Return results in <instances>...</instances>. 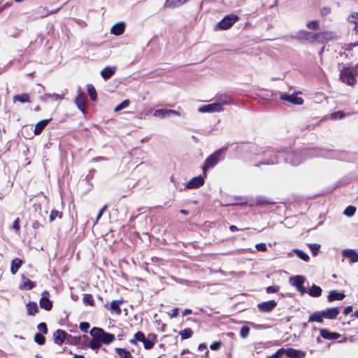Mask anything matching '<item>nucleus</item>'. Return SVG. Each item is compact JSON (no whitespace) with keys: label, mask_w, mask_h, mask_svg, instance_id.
Here are the masks:
<instances>
[{"label":"nucleus","mask_w":358,"mask_h":358,"mask_svg":"<svg viewBox=\"0 0 358 358\" xmlns=\"http://www.w3.org/2000/svg\"><path fill=\"white\" fill-rule=\"evenodd\" d=\"M231 103L230 98L225 97L220 99L218 101L212 103L207 105H203L199 108L198 110L200 113H220L224 110V106L229 105Z\"/></svg>","instance_id":"obj_1"},{"label":"nucleus","mask_w":358,"mask_h":358,"mask_svg":"<svg viewBox=\"0 0 358 358\" xmlns=\"http://www.w3.org/2000/svg\"><path fill=\"white\" fill-rule=\"evenodd\" d=\"M90 335L92 337H96L101 344L108 345L115 341V336L113 334L105 332L99 327L92 328L90 331Z\"/></svg>","instance_id":"obj_2"},{"label":"nucleus","mask_w":358,"mask_h":358,"mask_svg":"<svg viewBox=\"0 0 358 358\" xmlns=\"http://www.w3.org/2000/svg\"><path fill=\"white\" fill-rule=\"evenodd\" d=\"M239 20V17L235 14H229L223 17L215 27V30H227Z\"/></svg>","instance_id":"obj_3"},{"label":"nucleus","mask_w":358,"mask_h":358,"mask_svg":"<svg viewBox=\"0 0 358 358\" xmlns=\"http://www.w3.org/2000/svg\"><path fill=\"white\" fill-rule=\"evenodd\" d=\"M222 154V150H218L211 155H210L205 161L204 165L203 166V171L204 176H206V171L215 166L220 159V156Z\"/></svg>","instance_id":"obj_4"},{"label":"nucleus","mask_w":358,"mask_h":358,"mask_svg":"<svg viewBox=\"0 0 358 358\" xmlns=\"http://www.w3.org/2000/svg\"><path fill=\"white\" fill-rule=\"evenodd\" d=\"M341 79L349 85H353L356 83L355 76L350 67H344L341 71Z\"/></svg>","instance_id":"obj_5"},{"label":"nucleus","mask_w":358,"mask_h":358,"mask_svg":"<svg viewBox=\"0 0 358 358\" xmlns=\"http://www.w3.org/2000/svg\"><path fill=\"white\" fill-rule=\"evenodd\" d=\"M290 284L296 288V289L301 294L304 295L306 292L303 284L305 282V278L302 275H295L289 279Z\"/></svg>","instance_id":"obj_6"},{"label":"nucleus","mask_w":358,"mask_h":358,"mask_svg":"<svg viewBox=\"0 0 358 358\" xmlns=\"http://www.w3.org/2000/svg\"><path fill=\"white\" fill-rule=\"evenodd\" d=\"M336 38V35L331 31H324L315 33V43H327Z\"/></svg>","instance_id":"obj_7"},{"label":"nucleus","mask_w":358,"mask_h":358,"mask_svg":"<svg viewBox=\"0 0 358 358\" xmlns=\"http://www.w3.org/2000/svg\"><path fill=\"white\" fill-rule=\"evenodd\" d=\"M294 37L299 41H306L310 43H315V33L306 30L298 31Z\"/></svg>","instance_id":"obj_8"},{"label":"nucleus","mask_w":358,"mask_h":358,"mask_svg":"<svg viewBox=\"0 0 358 358\" xmlns=\"http://www.w3.org/2000/svg\"><path fill=\"white\" fill-rule=\"evenodd\" d=\"M280 99L284 101H289L293 104L301 105L303 103V99L301 97L298 96L297 94H282L280 96Z\"/></svg>","instance_id":"obj_9"},{"label":"nucleus","mask_w":358,"mask_h":358,"mask_svg":"<svg viewBox=\"0 0 358 358\" xmlns=\"http://www.w3.org/2000/svg\"><path fill=\"white\" fill-rule=\"evenodd\" d=\"M41 308L46 310H50L52 307V303L49 299V293L47 291H45L41 294V298L39 301Z\"/></svg>","instance_id":"obj_10"},{"label":"nucleus","mask_w":358,"mask_h":358,"mask_svg":"<svg viewBox=\"0 0 358 358\" xmlns=\"http://www.w3.org/2000/svg\"><path fill=\"white\" fill-rule=\"evenodd\" d=\"M285 353L289 358H304L306 357V352L294 348L285 349Z\"/></svg>","instance_id":"obj_11"},{"label":"nucleus","mask_w":358,"mask_h":358,"mask_svg":"<svg viewBox=\"0 0 358 358\" xmlns=\"http://www.w3.org/2000/svg\"><path fill=\"white\" fill-rule=\"evenodd\" d=\"M276 305L277 303L275 301L271 300L259 303L257 307L260 311L268 313L273 310Z\"/></svg>","instance_id":"obj_12"},{"label":"nucleus","mask_w":358,"mask_h":358,"mask_svg":"<svg viewBox=\"0 0 358 358\" xmlns=\"http://www.w3.org/2000/svg\"><path fill=\"white\" fill-rule=\"evenodd\" d=\"M157 342V336L155 334H149L142 342L145 350H150Z\"/></svg>","instance_id":"obj_13"},{"label":"nucleus","mask_w":358,"mask_h":358,"mask_svg":"<svg viewBox=\"0 0 358 358\" xmlns=\"http://www.w3.org/2000/svg\"><path fill=\"white\" fill-rule=\"evenodd\" d=\"M85 100L86 97L85 94L80 90H78V95L75 99V102L78 108L83 113H85Z\"/></svg>","instance_id":"obj_14"},{"label":"nucleus","mask_w":358,"mask_h":358,"mask_svg":"<svg viewBox=\"0 0 358 358\" xmlns=\"http://www.w3.org/2000/svg\"><path fill=\"white\" fill-rule=\"evenodd\" d=\"M204 183V179L202 176H196L192 178L186 185L187 188L193 189L197 188L203 185Z\"/></svg>","instance_id":"obj_15"},{"label":"nucleus","mask_w":358,"mask_h":358,"mask_svg":"<svg viewBox=\"0 0 358 358\" xmlns=\"http://www.w3.org/2000/svg\"><path fill=\"white\" fill-rule=\"evenodd\" d=\"M339 314V310L338 308H330L322 310V315L324 318L332 320L337 317Z\"/></svg>","instance_id":"obj_16"},{"label":"nucleus","mask_w":358,"mask_h":358,"mask_svg":"<svg viewBox=\"0 0 358 358\" xmlns=\"http://www.w3.org/2000/svg\"><path fill=\"white\" fill-rule=\"evenodd\" d=\"M66 336V332L62 329H59L53 335L54 341L58 345H62L64 342Z\"/></svg>","instance_id":"obj_17"},{"label":"nucleus","mask_w":358,"mask_h":358,"mask_svg":"<svg viewBox=\"0 0 358 358\" xmlns=\"http://www.w3.org/2000/svg\"><path fill=\"white\" fill-rule=\"evenodd\" d=\"M125 29V24L124 22H117L110 29L111 34L119 36L121 35Z\"/></svg>","instance_id":"obj_18"},{"label":"nucleus","mask_w":358,"mask_h":358,"mask_svg":"<svg viewBox=\"0 0 358 358\" xmlns=\"http://www.w3.org/2000/svg\"><path fill=\"white\" fill-rule=\"evenodd\" d=\"M343 255L344 257L350 259V262L352 263L358 262V253L353 250H344Z\"/></svg>","instance_id":"obj_19"},{"label":"nucleus","mask_w":358,"mask_h":358,"mask_svg":"<svg viewBox=\"0 0 358 358\" xmlns=\"http://www.w3.org/2000/svg\"><path fill=\"white\" fill-rule=\"evenodd\" d=\"M115 70V66H106L101 71V76L103 79H108L114 74Z\"/></svg>","instance_id":"obj_20"},{"label":"nucleus","mask_w":358,"mask_h":358,"mask_svg":"<svg viewBox=\"0 0 358 358\" xmlns=\"http://www.w3.org/2000/svg\"><path fill=\"white\" fill-rule=\"evenodd\" d=\"M35 287V282L23 277V282L20 285L19 288L22 290H29Z\"/></svg>","instance_id":"obj_21"},{"label":"nucleus","mask_w":358,"mask_h":358,"mask_svg":"<svg viewBox=\"0 0 358 358\" xmlns=\"http://www.w3.org/2000/svg\"><path fill=\"white\" fill-rule=\"evenodd\" d=\"M348 20L353 25L355 31L358 33V13H352L348 16Z\"/></svg>","instance_id":"obj_22"},{"label":"nucleus","mask_w":358,"mask_h":358,"mask_svg":"<svg viewBox=\"0 0 358 358\" xmlns=\"http://www.w3.org/2000/svg\"><path fill=\"white\" fill-rule=\"evenodd\" d=\"M322 289L320 287L313 285L308 291V293L310 296L313 297H319L322 294Z\"/></svg>","instance_id":"obj_23"},{"label":"nucleus","mask_w":358,"mask_h":358,"mask_svg":"<svg viewBox=\"0 0 358 358\" xmlns=\"http://www.w3.org/2000/svg\"><path fill=\"white\" fill-rule=\"evenodd\" d=\"M345 297V295L343 293L338 292L336 290L331 291L329 293L328 300L329 301H333L336 300H342Z\"/></svg>","instance_id":"obj_24"},{"label":"nucleus","mask_w":358,"mask_h":358,"mask_svg":"<svg viewBox=\"0 0 358 358\" xmlns=\"http://www.w3.org/2000/svg\"><path fill=\"white\" fill-rule=\"evenodd\" d=\"M27 312L29 315H34L38 312V306L36 302H29L26 306Z\"/></svg>","instance_id":"obj_25"},{"label":"nucleus","mask_w":358,"mask_h":358,"mask_svg":"<svg viewBox=\"0 0 358 358\" xmlns=\"http://www.w3.org/2000/svg\"><path fill=\"white\" fill-rule=\"evenodd\" d=\"M323 315L322 311V312H316L310 315L308 318V322H317L322 323L323 322Z\"/></svg>","instance_id":"obj_26"},{"label":"nucleus","mask_w":358,"mask_h":358,"mask_svg":"<svg viewBox=\"0 0 358 358\" xmlns=\"http://www.w3.org/2000/svg\"><path fill=\"white\" fill-rule=\"evenodd\" d=\"M48 122L49 120H43L38 122L35 126L34 134L36 135L41 134Z\"/></svg>","instance_id":"obj_27"},{"label":"nucleus","mask_w":358,"mask_h":358,"mask_svg":"<svg viewBox=\"0 0 358 358\" xmlns=\"http://www.w3.org/2000/svg\"><path fill=\"white\" fill-rule=\"evenodd\" d=\"M22 262L19 258H15L12 262V265L10 268V272L12 274H15L19 269V268L22 266Z\"/></svg>","instance_id":"obj_28"},{"label":"nucleus","mask_w":358,"mask_h":358,"mask_svg":"<svg viewBox=\"0 0 358 358\" xmlns=\"http://www.w3.org/2000/svg\"><path fill=\"white\" fill-rule=\"evenodd\" d=\"M145 338V336L143 332L138 331L134 334V338L131 339L129 342L131 344L136 345L138 342H143Z\"/></svg>","instance_id":"obj_29"},{"label":"nucleus","mask_w":358,"mask_h":358,"mask_svg":"<svg viewBox=\"0 0 358 358\" xmlns=\"http://www.w3.org/2000/svg\"><path fill=\"white\" fill-rule=\"evenodd\" d=\"M123 300H116L113 301L110 303V310L117 314L121 313V309L120 308V306L121 303H122Z\"/></svg>","instance_id":"obj_30"},{"label":"nucleus","mask_w":358,"mask_h":358,"mask_svg":"<svg viewBox=\"0 0 358 358\" xmlns=\"http://www.w3.org/2000/svg\"><path fill=\"white\" fill-rule=\"evenodd\" d=\"M115 351L120 358H133L130 352L125 349L117 348H115Z\"/></svg>","instance_id":"obj_31"},{"label":"nucleus","mask_w":358,"mask_h":358,"mask_svg":"<svg viewBox=\"0 0 358 358\" xmlns=\"http://www.w3.org/2000/svg\"><path fill=\"white\" fill-rule=\"evenodd\" d=\"M13 101H20L21 103H27V102L30 101L29 96L27 94H22L15 95L13 97Z\"/></svg>","instance_id":"obj_32"},{"label":"nucleus","mask_w":358,"mask_h":358,"mask_svg":"<svg viewBox=\"0 0 358 358\" xmlns=\"http://www.w3.org/2000/svg\"><path fill=\"white\" fill-rule=\"evenodd\" d=\"M101 343L96 338V337H92V340L90 341L89 346L92 350H98L101 348Z\"/></svg>","instance_id":"obj_33"},{"label":"nucleus","mask_w":358,"mask_h":358,"mask_svg":"<svg viewBox=\"0 0 358 358\" xmlns=\"http://www.w3.org/2000/svg\"><path fill=\"white\" fill-rule=\"evenodd\" d=\"M293 252L298 256V257H299L302 260L306 261V262L308 261L309 257L303 251L298 250V249H294L293 250Z\"/></svg>","instance_id":"obj_34"},{"label":"nucleus","mask_w":358,"mask_h":358,"mask_svg":"<svg viewBox=\"0 0 358 358\" xmlns=\"http://www.w3.org/2000/svg\"><path fill=\"white\" fill-rule=\"evenodd\" d=\"M87 92L92 100L94 101L96 99V92L92 85H87Z\"/></svg>","instance_id":"obj_35"},{"label":"nucleus","mask_w":358,"mask_h":358,"mask_svg":"<svg viewBox=\"0 0 358 358\" xmlns=\"http://www.w3.org/2000/svg\"><path fill=\"white\" fill-rule=\"evenodd\" d=\"M192 331L190 329H185L180 332V335L182 339H187L192 336Z\"/></svg>","instance_id":"obj_36"},{"label":"nucleus","mask_w":358,"mask_h":358,"mask_svg":"<svg viewBox=\"0 0 358 358\" xmlns=\"http://www.w3.org/2000/svg\"><path fill=\"white\" fill-rule=\"evenodd\" d=\"M153 115L159 118L166 117V109H157L153 113Z\"/></svg>","instance_id":"obj_37"},{"label":"nucleus","mask_w":358,"mask_h":358,"mask_svg":"<svg viewBox=\"0 0 358 358\" xmlns=\"http://www.w3.org/2000/svg\"><path fill=\"white\" fill-rule=\"evenodd\" d=\"M129 105V101L128 99H126V100L123 101L121 103L116 106L114 110H115V112L120 111L121 110L128 107Z\"/></svg>","instance_id":"obj_38"},{"label":"nucleus","mask_w":358,"mask_h":358,"mask_svg":"<svg viewBox=\"0 0 358 358\" xmlns=\"http://www.w3.org/2000/svg\"><path fill=\"white\" fill-rule=\"evenodd\" d=\"M83 302H84V303L88 304L90 306H94V301L93 299L92 296L90 294H87L84 295Z\"/></svg>","instance_id":"obj_39"},{"label":"nucleus","mask_w":358,"mask_h":358,"mask_svg":"<svg viewBox=\"0 0 358 358\" xmlns=\"http://www.w3.org/2000/svg\"><path fill=\"white\" fill-rule=\"evenodd\" d=\"M250 334V328L247 326H243L241 327L240 331V336L243 338H245L248 336Z\"/></svg>","instance_id":"obj_40"},{"label":"nucleus","mask_w":358,"mask_h":358,"mask_svg":"<svg viewBox=\"0 0 358 358\" xmlns=\"http://www.w3.org/2000/svg\"><path fill=\"white\" fill-rule=\"evenodd\" d=\"M306 27L310 29H317L319 28V22L317 20H312L306 24Z\"/></svg>","instance_id":"obj_41"},{"label":"nucleus","mask_w":358,"mask_h":358,"mask_svg":"<svg viewBox=\"0 0 358 358\" xmlns=\"http://www.w3.org/2000/svg\"><path fill=\"white\" fill-rule=\"evenodd\" d=\"M34 341L39 345H43L45 343V338L41 334H36L34 336Z\"/></svg>","instance_id":"obj_42"},{"label":"nucleus","mask_w":358,"mask_h":358,"mask_svg":"<svg viewBox=\"0 0 358 358\" xmlns=\"http://www.w3.org/2000/svg\"><path fill=\"white\" fill-rule=\"evenodd\" d=\"M355 211L356 208L354 206H350L345 208L344 214L348 217H350L355 214Z\"/></svg>","instance_id":"obj_43"},{"label":"nucleus","mask_w":358,"mask_h":358,"mask_svg":"<svg viewBox=\"0 0 358 358\" xmlns=\"http://www.w3.org/2000/svg\"><path fill=\"white\" fill-rule=\"evenodd\" d=\"M320 335L324 338L331 340V331H329V330H327L326 329H321L320 330Z\"/></svg>","instance_id":"obj_44"},{"label":"nucleus","mask_w":358,"mask_h":358,"mask_svg":"<svg viewBox=\"0 0 358 358\" xmlns=\"http://www.w3.org/2000/svg\"><path fill=\"white\" fill-rule=\"evenodd\" d=\"M310 248L313 255L315 256L318 252L320 245L317 244H311V245H310Z\"/></svg>","instance_id":"obj_45"},{"label":"nucleus","mask_w":358,"mask_h":358,"mask_svg":"<svg viewBox=\"0 0 358 358\" xmlns=\"http://www.w3.org/2000/svg\"><path fill=\"white\" fill-rule=\"evenodd\" d=\"M222 346V343L220 341H215L211 343L210 348L212 350H217Z\"/></svg>","instance_id":"obj_46"},{"label":"nucleus","mask_w":358,"mask_h":358,"mask_svg":"<svg viewBox=\"0 0 358 358\" xmlns=\"http://www.w3.org/2000/svg\"><path fill=\"white\" fill-rule=\"evenodd\" d=\"M198 350L199 351H203V350H205V356L206 357H208V353H209V351L207 348V345L206 343H201L199 345V348H198Z\"/></svg>","instance_id":"obj_47"},{"label":"nucleus","mask_w":358,"mask_h":358,"mask_svg":"<svg viewBox=\"0 0 358 358\" xmlns=\"http://www.w3.org/2000/svg\"><path fill=\"white\" fill-rule=\"evenodd\" d=\"M280 289L279 286H269L266 288L267 293H275L277 292Z\"/></svg>","instance_id":"obj_48"},{"label":"nucleus","mask_w":358,"mask_h":358,"mask_svg":"<svg viewBox=\"0 0 358 358\" xmlns=\"http://www.w3.org/2000/svg\"><path fill=\"white\" fill-rule=\"evenodd\" d=\"M38 329L40 331L43 332L45 334H47V332H48V329H47L46 324L43 322L40 323L38 325Z\"/></svg>","instance_id":"obj_49"},{"label":"nucleus","mask_w":358,"mask_h":358,"mask_svg":"<svg viewBox=\"0 0 358 358\" xmlns=\"http://www.w3.org/2000/svg\"><path fill=\"white\" fill-rule=\"evenodd\" d=\"M345 116L342 111H338L331 115L333 119H341Z\"/></svg>","instance_id":"obj_50"},{"label":"nucleus","mask_w":358,"mask_h":358,"mask_svg":"<svg viewBox=\"0 0 358 358\" xmlns=\"http://www.w3.org/2000/svg\"><path fill=\"white\" fill-rule=\"evenodd\" d=\"M255 248L257 250L259 251H266L267 250V247L265 243L256 244Z\"/></svg>","instance_id":"obj_51"},{"label":"nucleus","mask_w":358,"mask_h":358,"mask_svg":"<svg viewBox=\"0 0 358 358\" xmlns=\"http://www.w3.org/2000/svg\"><path fill=\"white\" fill-rule=\"evenodd\" d=\"M285 353V349L278 350L275 354L272 355L270 358H278L282 354Z\"/></svg>","instance_id":"obj_52"},{"label":"nucleus","mask_w":358,"mask_h":358,"mask_svg":"<svg viewBox=\"0 0 358 358\" xmlns=\"http://www.w3.org/2000/svg\"><path fill=\"white\" fill-rule=\"evenodd\" d=\"M80 329L83 331H87L90 327V324L87 322H81L79 325Z\"/></svg>","instance_id":"obj_53"},{"label":"nucleus","mask_w":358,"mask_h":358,"mask_svg":"<svg viewBox=\"0 0 358 358\" xmlns=\"http://www.w3.org/2000/svg\"><path fill=\"white\" fill-rule=\"evenodd\" d=\"M177 115V116H180V113L179 112L176 111V110H167L166 109V117H169L171 115Z\"/></svg>","instance_id":"obj_54"},{"label":"nucleus","mask_w":358,"mask_h":358,"mask_svg":"<svg viewBox=\"0 0 358 358\" xmlns=\"http://www.w3.org/2000/svg\"><path fill=\"white\" fill-rule=\"evenodd\" d=\"M58 216H59L58 211H57V210H52V212H51V213L50 215V220L52 222L54 220H55V218L57 217H58Z\"/></svg>","instance_id":"obj_55"},{"label":"nucleus","mask_w":358,"mask_h":358,"mask_svg":"<svg viewBox=\"0 0 358 358\" xmlns=\"http://www.w3.org/2000/svg\"><path fill=\"white\" fill-rule=\"evenodd\" d=\"M13 227L16 231H18L20 229V219L19 218H17L14 221L13 224Z\"/></svg>","instance_id":"obj_56"},{"label":"nucleus","mask_w":358,"mask_h":358,"mask_svg":"<svg viewBox=\"0 0 358 358\" xmlns=\"http://www.w3.org/2000/svg\"><path fill=\"white\" fill-rule=\"evenodd\" d=\"M51 99H52L54 100L62 99H63V96L60 95V94H52Z\"/></svg>","instance_id":"obj_57"},{"label":"nucleus","mask_w":358,"mask_h":358,"mask_svg":"<svg viewBox=\"0 0 358 358\" xmlns=\"http://www.w3.org/2000/svg\"><path fill=\"white\" fill-rule=\"evenodd\" d=\"M178 311H179V309L178 308H176L173 309V313L171 315V317H176L178 315Z\"/></svg>","instance_id":"obj_58"},{"label":"nucleus","mask_w":358,"mask_h":358,"mask_svg":"<svg viewBox=\"0 0 358 358\" xmlns=\"http://www.w3.org/2000/svg\"><path fill=\"white\" fill-rule=\"evenodd\" d=\"M340 338V334L336 332H331V339H337Z\"/></svg>","instance_id":"obj_59"},{"label":"nucleus","mask_w":358,"mask_h":358,"mask_svg":"<svg viewBox=\"0 0 358 358\" xmlns=\"http://www.w3.org/2000/svg\"><path fill=\"white\" fill-rule=\"evenodd\" d=\"M352 307L348 306V307L345 308V310H344V314H345V315H348V314H349L350 312H352Z\"/></svg>","instance_id":"obj_60"},{"label":"nucleus","mask_w":358,"mask_h":358,"mask_svg":"<svg viewBox=\"0 0 358 358\" xmlns=\"http://www.w3.org/2000/svg\"><path fill=\"white\" fill-rule=\"evenodd\" d=\"M192 313V310L190 309H185L183 312V315H188V314H190Z\"/></svg>","instance_id":"obj_61"},{"label":"nucleus","mask_w":358,"mask_h":358,"mask_svg":"<svg viewBox=\"0 0 358 358\" xmlns=\"http://www.w3.org/2000/svg\"><path fill=\"white\" fill-rule=\"evenodd\" d=\"M40 227V224L38 222H36L33 224V227L34 229H38Z\"/></svg>","instance_id":"obj_62"},{"label":"nucleus","mask_w":358,"mask_h":358,"mask_svg":"<svg viewBox=\"0 0 358 358\" xmlns=\"http://www.w3.org/2000/svg\"><path fill=\"white\" fill-rule=\"evenodd\" d=\"M230 230H231V231H237V230H238V228H237V227H236L235 225H231V226L230 227Z\"/></svg>","instance_id":"obj_63"},{"label":"nucleus","mask_w":358,"mask_h":358,"mask_svg":"<svg viewBox=\"0 0 358 358\" xmlns=\"http://www.w3.org/2000/svg\"><path fill=\"white\" fill-rule=\"evenodd\" d=\"M73 358H85L83 355H75Z\"/></svg>","instance_id":"obj_64"}]
</instances>
